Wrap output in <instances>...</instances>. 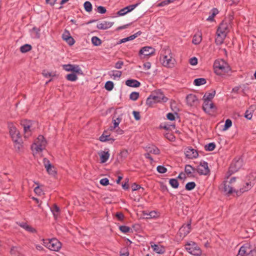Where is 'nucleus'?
I'll list each match as a JSON object with an SVG mask.
<instances>
[{"mask_svg": "<svg viewBox=\"0 0 256 256\" xmlns=\"http://www.w3.org/2000/svg\"><path fill=\"white\" fill-rule=\"evenodd\" d=\"M147 151L150 154H158L160 152V150L156 146H152L147 148Z\"/></svg>", "mask_w": 256, "mask_h": 256, "instance_id": "35", "label": "nucleus"}, {"mask_svg": "<svg viewBox=\"0 0 256 256\" xmlns=\"http://www.w3.org/2000/svg\"><path fill=\"white\" fill-rule=\"evenodd\" d=\"M242 160H238L236 162H233L229 168V172L232 173L236 172L241 166Z\"/></svg>", "mask_w": 256, "mask_h": 256, "instance_id": "21", "label": "nucleus"}, {"mask_svg": "<svg viewBox=\"0 0 256 256\" xmlns=\"http://www.w3.org/2000/svg\"><path fill=\"white\" fill-rule=\"evenodd\" d=\"M99 140L102 142H110V143L112 144L115 139L111 138L110 135H102L100 136Z\"/></svg>", "mask_w": 256, "mask_h": 256, "instance_id": "33", "label": "nucleus"}, {"mask_svg": "<svg viewBox=\"0 0 256 256\" xmlns=\"http://www.w3.org/2000/svg\"><path fill=\"white\" fill-rule=\"evenodd\" d=\"M124 64V63L122 61L119 60L115 64L114 68L116 69H120L122 68Z\"/></svg>", "mask_w": 256, "mask_h": 256, "instance_id": "54", "label": "nucleus"}, {"mask_svg": "<svg viewBox=\"0 0 256 256\" xmlns=\"http://www.w3.org/2000/svg\"><path fill=\"white\" fill-rule=\"evenodd\" d=\"M129 252L126 248H122L120 252V256H128Z\"/></svg>", "mask_w": 256, "mask_h": 256, "instance_id": "53", "label": "nucleus"}, {"mask_svg": "<svg viewBox=\"0 0 256 256\" xmlns=\"http://www.w3.org/2000/svg\"><path fill=\"white\" fill-rule=\"evenodd\" d=\"M43 162L47 172L51 175H54L56 173L54 166L50 164V160L46 158H44Z\"/></svg>", "mask_w": 256, "mask_h": 256, "instance_id": "16", "label": "nucleus"}, {"mask_svg": "<svg viewBox=\"0 0 256 256\" xmlns=\"http://www.w3.org/2000/svg\"><path fill=\"white\" fill-rule=\"evenodd\" d=\"M46 144V141L44 136L40 135L32 144V149L36 152H40L45 148Z\"/></svg>", "mask_w": 256, "mask_h": 256, "instance_id": "5", "label": "nucleus"}, {"mask_svg": "<svg viewBox=\"0 0 256 256\" xmlns=\"http://www.w3.org/2000/svg\"><path fill=\"white\" fill-rule=\"evenodd\" d=\"M24 127V137L25 138H28L32 134L31 125L30 122H24L22 124Z\"/></svg>", "mask_w": 256, "mask_h": 256, "instance_id": "18", "label": "nucleus"}, {"mask_svg": "<svg viewBox=\"0 0 256 256\" xmlns=\"http://www.w3.org/2000/svg\"><path fill=\"white\" fill-rule=\"evenodd\" d=\"M105 88L108 90H112L114 88V83L112 81H108L105 84Z\"/></svg>", "mask_w": 256, "mask_h": 256, "instance_id": "48", "label": "nucleus"}, {"mask_svg": "<svg viewBox=\"0 0 256 256\" xmlns=\"http://www.w3.org/2000/svg\"><path fill=\"white\" fill-rule=\"evenodd\" d=\"M138 5V4H134L128 6L120 10H118L117 12V15L118 16H124L128 12H130L132 10H134Z\"/></svg>", "mask_w": 256, "mask_h": 256, "instance_id": "14", "label": "nucleus"}, {"mask_svg": "<svg viewBox=\"0 0 256 256\" xmlns=\"http://www.w3.org/2000/svg\"><path fill=\"white\" fill-rule=\"evenodd\" d=\"M70 46H72L75 40L72 38V36H70L67 38V40H65Z\"/></svg>", "mask_w": 256, "mask_h": 256, "instance_id": "55", "label": "nucleus"}, {"mask_svg": "<svg viewBox=\"0 0 256 256\" xmlns=\"http://www.w3.org/2000/svg\"><path fill=\"white\" fill-rule=\"evenodd\" d=\"M132 114L134 115V118L136 120H140V112H138L133 111Z\"/></svg>", "mask_w": 256, "mask_h": 256, "instance_id": "62", "label": "nucleus"}, {"mask_svg": "<svg viewBox=\"0 0 256 256\" xmlns=\"http://www.w3.org/2000/svg\"><path fill=\"white\" fill-rule=\"evenodd\" d=\"M191 229V221L186 225H183L179 230L178 234L180 237H184L190 233Z\"/></svg>", "mask_w": 256, "mask_h": 256, "instance_id": "13", "label": "nucleus"}, {"mask_svg": "<svg viewBox=\"0 0 256 256\" xmlns=\"http://www.w3.org/2000/svg\"><path fill=\"white\" fill-rule=\"evenodd\" d=\"M166 138L170 141L174 142L175 140V136L171 133H166L165 134Z\"/></svg>", "mask_w": 256, "mask_h": 256, "instance_id": "52", "label": "nucleus"}, {"mask_svg": "<svg viewBox=\"0 0 256 256\" xmlns=\"http://www.w3.org/2000/svg\"><path fill=\"white\" fill-rule=\"evenodd\" d=\"M170 185L174 188H177L178 187L179 184L178 180L176 178H171L169 180Z\"/></svg>", "mask_w": 256, "mask_h": 256, "instance_id": "40", "label": "nucleus"}, {"mask_svg": "<svg viewBox=\"0 0 256 256\" xmlns=\"http://www.w3.org/2000/svg\"><path fill=\"white\" fill-rule=\"evenodd\" d=\"M8 128L10 136L12 140L20 137L19 132L17 130L16 127L12 123H9L8 124Z\"/></svg>", "mask_w": 256, "mask_h": 256, "instance_id": "12", "label": "nucleus"}, {"mask_svg": "<svg viewBox=\"0 0 256 256\" xmlns=\"http://www.w3.org/2000/svg\"><path fill=\"white\" fill-rule=\"evenodd\" d=\"M202 40V34L201 32H196L193 36L192 43L194 44L197 45L200 43Z\"/></svg>", "mask_w": 256, "mask_h": 256, "instance_id": "27", "label": "nucleus"}, {"mask_svg": "<svg viewBox=\"0 0 256 256\" xmlns=\"http://www.w3.org/2000/svg\"><path fill=\"white\" fill-rule=\"evenodd\" d=\"M44 244L47 248L54 251H58L62 246L61 243L56 238L46 240Z\"/></svg>", "mask_w": 256, "mask_h": 256, "instance_id": "9", "label": "nucleus"}, {"mask_svg": "<svg viewBox=\"0 0 256 256\" xmlns=\"http://www.w3.org/2000/svg\"><path fill=\"white\" fill-rule=\"evenodd\" d=\"M196 186V183L194 182H188L185 186L186 190H193Z\"/></svg>", "mask_w": 256, "mask_h": 256, "instance_id": "44", "label": "nucleus"}, {"mask_svg": "<svg viewBox=\"0 0 256 256\" xmlns=\"http://www.w3.org/2000/svg\"><path fill=\"white\" fill-rule=\"evenodd\" d=\"M32 48V46L29 44H24L20 47V51L22 53H26L30 51Z\"/></svg>", "mask_w": 256, "mask_h": 256, "instance_id": "36", "label": "nucleus"}, {"mask_svg": "<svg viewBox=\"0 0 256 256\" xmlns=\"http://www.w3.org/2000/svg\"><path fill=\"white\" fill-rule=\"evenodd\" d=\"M120 230L124 234L129 233L132 232L131 228L126 226H119Z\"/></svg>", "mask_w": 256, "mask_h": 256, "instance_id": "41", "label": "nucleus"}, {"mask_svg": "<svg viewBox=\"0 0 256 256\" xmlns=\"http://www.w3.org/2000/svg\"><path fill=\"white\" fill-rule=\"evenodd\" d=\"M223 190L226 194H230L234 192V186L228 183V181L224 182L223 184Z\"/></svg>", "mask_w": 256, "mask_h": 256, "instance_id": "24", "label": "nucleus"}, {"mask_svg": "<svg viewBox=\"0 0 256 256\" xmlns=\"http://www.w3.org/2000/svg\"><path fill=\"white\" fill-rule=\"evenodd\" d=\"M229 29V26L226 22H223L218 26L216 34L217 37L216 38V44L220 45L224 42Z\"/></svg>", "mask_w": 256, "mask_h": 256, "instance_id": "3", "label": "nucleus"}, {"mask_svg": "<svg viewBox=\"0 0 256 256\" xmlns=\"http://www.w3.org/2000/svg\"><path fill=\"white\" fill-rule=\"evenodd\" d=\"M85 10L88 12H90L92 10V4L90 2L86 1L84 4Z\"/></svg>", "mask_w": 256, "mask_h": 256, "instance_id": "45", "label": "nucleus"}, {"mask_svg": "<svg viewBox=\"0 0 256 256\" xmlns=\"http://www.w3.org/2000/svg\"><path fill=\"white\" fill-rule=\"evenodd\" d=\"M154 52V50L150 46H144L142 48L140 52V55H144V56H148L152 54Z\"/></svg>", "mask_w": 256, "mask_h": 256, "instance_id": "19", "label": "nucleus"}, {"mask_svg": "<svg viewBox=\"0 0 256 256\" xmlns=\"http://www.w3.org/2000/svg\"><path fill=\"white\" fill-rule=\"evenodd\" d=\"M214 68L217 75H222L224 73L228 72L230 68L228 64L222 59L215 60L214 64Z\"/></svg>", "mask_w": 256, "mask_h": 256, "instance_id": "4", "label": "nucleus"}, {"mask_svg": "<svg viewBox=\"0 0 256 256\" xmlns=\"http://www.w3.org/2000/svg\"><path fill=\"white\" fill-rule=\"evenodd\" d=\"M50 210L52 212L54 219H57L60 216V209L59 207L56 204L50 208Z\"/></svg>", "mask_w": 256, "mask_h": 256, "instance_id": "29", "label": "nucleus"}, {"mask_svg": "<svg viewBox=\"0 0 256 256\" xmlns=\"http://www.w3.org/2000/svg\"><path fill=\"white\" fill-rule=\"evenodd\" d=\"M78 73L76 72H73L68 74L66 78L67 80L70 81V82H75L78 80V76H77Z\"/></svg>", "mask_w": 256, "mask_h": 256, "instance_id": "34", "label": "nucleus"}, {"mask_svg": "<svg viewBox=\"0 0 256 256\" xmlns=\"http://www.w3.org/2000/svg\"><path fill=\"white\" fill-rule=\"evenodd\" d=\"M168 100V98L164 96L162 91L158 90L152 92L147 98L146 103L148 105L151 106L156 102H166Z\"/></svg>", "mask_w": 256, "mask_h": 256, "instance_id": "2", "label": "nucleus"}, {"mask_svg": "<svg viewBox=\"0 0 256 256\" xmlns=\"http://www.w3.org/2000/svg\"><path fill=\"white\" fill-rule=\"evenodd\" d=\"M214 108V104L210 100H204V102L202 106V108L204 110L208 112L210 110Z\"/></svg>", "mask_w": 256, "mask_h": 256, "instance_id": "25", "label": "nucleus"}, {"mask_svg": "<svg viewBox=\"0 0 256 256\" xmlns=\"http://www.w3.org/2000/svg\"><path fill=\"white\" fill-rule=\"evenodd\" d=\"M40 30L36 27H34L30 30L31 37L32 38H39L40 37Z\"/></svg>", "mask_w": 256, "mask_h": 256, "instance_id": "30", "label": "nucleus"}, {"mask_svg": "<svg viewBox=\"0 0 256 256\" xmlns=\"http://www.w3.org/2000/svg\"><path fill=\"white\" fill-rule=\"evenodd\" d=\"M18 224L21 228H23L29 232L35 233L36 232V230L34 228L28 224L26 222H20Z\"/></svg>", "mask_w": 256, "mask_h": 256, "instance_id": "26", "label": "nucleus"}, {"mask_svg": "<svg viewBox=\"0 0 256 256\" xmlns=\"http://www.w3.org/2000/svg\"><path fill=\"white\" fill-rule=\"evenodd\" d=\"M14 143V147L16 151L20 152L23 148L22 141L21 137L12 140Z\"/></svg>", "mask_w": 256, "mask_h": 256, "instance_id": "22", "label": "nucleus"}, {"mask_svg": "<svg viewBox=\"0 0 256 256\" xmlns=\"http://www.w3.org/2000/svg\"><path fill=\"white\" fill-rule=\"evenodd\" d=\"M116 216L120 220H122L124 218V216L122 212H117L116 214Z\"/></svg>", "mask_w": 256, "mask_h": 256, "instance_id": "64", "label": "nucleus"}, {"mask_svg": "<svg viewBox=\"0 0 256 256\" xmlns=\"http://www.w3.org/2000/svg\"><path fill=\"white\" fill-rule=\"evenodd\" d=\"M98 154L100 157L101 163H104L106 162L110 156V154L108 151L106 152L102 150L98 152Z\"/></svg>", "mask_w": 256, "mask_h": 256, "instance_id": "23", "label": "nucleus"}, {"mask_svg": "<svg viewBox=\"0 0 256 256\" xmlns=\"http://www.w3.org/2000/svg\"><path fill=\"white\" fill-rule=\"evenodd\" d=\"M120 121H121V118H116V120H114L112 121L113 124H114V126L110 127V130H113L116 128L118 127Z\"/></svg>", "mask_w": 256, "mask_h": 256, "instance_id": "42", "label": "nucleus"}, {"mask_svg": "<svg viewBox=\"0 0 256 256\" xmlns=\"http://www.w3.org/2000/svg\"><path fill=\"white\" fill-rule=\"evenodd\" d=\"M216 148V144L214 142H210L205 146V150L207 151H212Z\"/></svg>", "mask_w": 256, "mask_h": 256, "instance_id": "47", "label": "nucleus"}, {"mask_svg": "<svg viewBox=\"0 0 256 256\" xmlns=\"http://www.w3.org/2000/svg\"><path fill=\"white\" fill-rule=\"evenodd\" d=\"M92 42L95 46H100L102 44L101 40L97 36H93L92 38Z\"/></svg>", "mask_w": 256, "mask_h": 256, "instance_id": "43", "label": "nucleus"}, {"mask_svg": "<svg viewBox=\"0 0 256 256\" xmlns=\"http://www.w3.org/2000/svg\"><path fill=\"white\" fill-rule=\"evenodd\" d=\"M189 62L191 65L196 66L198 64V59L196 57H193L190 59Z\"/></svg>", "mask_w": 256, "mask_h": 256, "instance_id": "57", "label": "nucleus"}, {"mask_svg": "<svg viewBox=\"0 0 256 256\" xmlns=\"http://www.w3.org/2000/svg\"><path fill=\"white\" fill-rule=\"evenodd\" d=\"M166 118L170 120H174L175 119L174 114L170 112L166 114Z\"/></svg>", "mask_w": 256, "mask_h": 256, "instance_id": "63", "label": "nucleus"}, {"mask_svg": "<svg viewBox=\"0 0 256 256\" xmlns=\"http://www.w3.org/2000/svg\"><path fill=\"white\" fill-rule=\"evenodd\" d=\"M132 188L133 191L137 190L140 188H142V190H144V188H142L140 185L136 184H134L132 186Z\"/></svg>", "mask_w": 256, "mask_h": 256, "instance_id": "59", "label": "nucleus"}, {"mask_svg": "<svg viewBox=\"0 0 256 256\" xmlns=\"http://www.w3.org/2000/svg\"><path fill=\"white\" fill-rule=\"evenodd\" d=\"M175 0H164L158 4V6H164L173 2Z\"/></svg>", "mask_w": 256, "mask_h": 256, "instance_id": "50", "label": "nucleus"}, {"mask_svg": "<svg viewBox=\"0 0 256 256\" xmlns=\"http://www.w3.org/2000/svg\"><path fill=\"white\" fill-rule=\"evenodd\" d=\"M184 171L187 174H191L194 172V168L190 164L185 166Z\"/></svg>", "mask_w": 256, "mask_h": 256, "instance_id": "39", "label": "nucleus"}, {"mask_svg": "<svg viewBox=\"0 0 256 256\" xmlns=\"http://www.w3.org/2000/svg\"><path fill=\"white\" fill-rule=\"evenodd\" d=\"M71 36L68 31L66 30L62 34V38L64 40H67L68 38Z\"/></svg>", "mask_w": 256, "mask_h": 256, "instance_id": "60", "label": "nucleus"}, {"mask_svg": "<svg viewBox=\"0 0 256 256\" xmlns=\"http://www.w3.org/2000/svg\"><path fill=\"white\" fill-rule=\"evenodd\" d=\"M256 182V173H252L247 177V180L242 187L240 189V192L243 193L250 190Z\"/></svg>", "mask_w": 256, "mask_h": 256, "instance_id": "6", "label": "nucleus"}, {"mask_svg": "<svg viewBox=\"0 0 256 256\" xmlns=\"http://www.w3.org/2000/svg\"><path fill=\"white\" fill-rule=\"evenodd\" d=\"M100 183L102 186H107L109 184V180L107 178H104L100 180Z\"/></svg>", "mask_w": 256, "mask_h": 256, "instance_id": "56", "label": "nucleus"}, {"mask_svg": "<svg viewBox=\"0 0 256 256\" xmlns=\"http://www.w3.org/2000/svg\"><path fill=\"white\" fill-rule=\"evenodd\" d=\"M256 254V251L252 249L249 244H245L240 247L237 256H254Z\"/></svg>", "mask_w": 256, "mask_h": 256, "instance_id": "8", "label": "nucleus"}, {"mask_svg": "<svg viewBox=\"0 0 256 256\" xmlns=\"http://www.w3.org/2000/svg\"><path fill=\"white\" fill-rule=\"evenodd\" d=\"M157 171L160 174H164L167 172V169L163 166H158L156 168Z\"/></svg>", "mask_w": 256, "mask_h": 256, "instance_id": "51", "label": "nucleus"}, {"mask_svg": "<svg viewBox=\"0 0 256 256\" xmlns=\"http://www.w3.org/2000/svg\"><path fill=\"white\" fill-rule=\"evenodd\" d=\"M185 248L190 254L194 256H200L202 250L197 244L194 242H187L185 246Z\"/></svg>", "mask_w": 256, "mask_h": 256, "instance_id": "7", "label": "nucleus"}, {"mask_svg": "<svg viewBox=\"0 0 256 256\" xmlns=\"http://www.w3.org/2000/svg\"><path fill=\"white\" fill-rule=\"evenodd\" d=\"M160 62L164 66L172 68L174 67L176 60L170 50L166 48L162 50L160 56Z\"/></svg>", "mask_w": 256, "mask_h": 256, "instance_id": "1", "label": "nucleus"}, {"mask_svg": "<svg viewBox=\"0 0 256 256\" xmlns=\"http://www.w3.org/2000/svg\"><path fill=\"white\" fill-rule=\"evenodd\" d=\"M62 67L66 72H72L78 73V74H82V72L79 66L76 64H63Z\"/></svg>", "mask_w": 256, "mask_h": 256, "instance_id": "10", "label": "nucleus"}, {"mask_svg": "<svg viewBox=\"0 0 256 256\" xmlns=\"http://www.w3.org/2000/svg\"><path fill=\"white\" fill-rule=\"evenodd\" d=\"M154 251L159 254H162L165 252L164 248L162 246L154 244L152 245Z\"/></svg>", "mask_w": 256, "mask_h": 256, "instance_id": "32", "label": "nucleus"}, {"mask_svg": "<svg viewBox=\"0 0 256 256\" xmlns=\"http://www.w3.org/2000/svg\"><path fill=\"white\" fill-rule=\"evenodd\" d=\"M126 84L130 87L137 88L140 86V83L136 80L129 79L126 80Z\"/></svg>", "mask_w": 256, "mask_h": 256, "instance_id": "28", "label": "nucleus"}, {"mask_svg": "<svg viewBox=\"0 0 256 256\" xmlns=\"http://www.w3.org/2000/svg\"><path fill=\"white\" fill-rule=\"evenodd\" d=\"M232 126V122L230 119H227L225 122L224 128H222L223 131H225L228 129Z\"/></svg>", "mask_w": 256, "mask_h": 256, "instance_id": "46", "label": "nucleus"}, {"mask_svg": "<svg viewBox=\"0 0 256 256\" xmlns=\"http://www.w3.org/2000/svg\"><path fill=\"white\" fill-rule=\"evenodd\" d=\"M106 8L102 6H99L98 7V12L100 14H103L106 13Z\"/></svg>", "mask_w": 256, "mask_h": 256, "instance_id": "58", "label": "nucleus"}, {"mask_svg": "<svg viewBox=\"0 0 256 256\" xmlns=\"http://www.w3.org/2000/svg\"><path fill=\"white\" fill-rule=\"evenodd\" d=\"M121 71L112 70L108 72V74L113 78L114 80H119L122 76Z\"/></svg>", "mask_w": 256, "mask_h": 256, "instance_id": "31", "label": "nucleus"}, {"mask_svg": "<svg viewBox=\"0 0 256 256\" xmlns=\"http://www.w3.org/2000/svg\"><path fill=\"white\" fill-rule=\"evenodd\" d=\"M206 83V80L204 78H196L194 80V84L196 86H200Z\"/></svg>", "mask_w": 256, "mask_h": 256, "instance_id": "37", "label": "nucleus"}, {"mask_svg": "<svg viewBox=\"0 0 256 256\" xmlns=\"http://www.w3.org/2000/svg\"><path fill=\"white\" fill-rule=\"evenodd\" d=\"M215 94L216 92L214 90L212 92L206 94L203 97L204 100L210 101L215 96Z\"/></svg>", "mask_w": 256, "mask_h": 256, "instance_id": "38", "label": "nucleus"}, {"mask_svg": "<svg viewBox=\"0 0 256 256\" xmlns=\"http://www.w3.org/2000/svg\"><path fill=\"white\" fill-rule=\"evenodd\" d=\"M139 97V92H132L130 95V98L134 101L138 100Z\"/></svg>", "mask_w": 256, "mask_h": 256, "instance_id": "49", "label": "nucleus"}, {"mask_svg": "<svg viewBox=\"0 0 256 256\" xmlns=\"http://www.w3.org/2000/svg\"><path fill=\"white\" fill-rule=\"evenodd\" d=\"M164 128L166 130H172L175 128V126L174 124H166L164 126Z\"/></svg>", "mask_w": 256, "mask_h": 256, "instance_id": "61", "label": "nucleus"}, {"mask_svg": "<svg viewBox=\"0 0 256 256\" xmlns=\"http://www.w3.org/2000/svg\"><path fill=\"white\" fill-rule=\"evenodd\" d=\"M186 156L190 159L196 158L198 156V154L196 150L192 148H188L185 150Z\"/></svg>", "mask_w": 256, "mask_h": 256, "instance_id": "17", "label": "nucleus"}, {"mask_svg": "<svg viewBox=\"0 0 256 256\" xmlns=\"http://www.w3.org/2000/svg\"><path fill=\"white\" fill-rule=\"evenodd\" d=\"M114 24V22L103 21L98 23L96 25V28L99 30H106L112 27Z\"/></svg>", "mask_w": 256, "mask_h": 256, "instance_id": "20", "label": "nucleus"}, {"mask_svg": "<svg viewBox=\"0 0 256 256\" xmlns=\"http://www.w3.org/2000/svg\"><path fill=\"white\" fill-rule=\"evenodd\" d=\"M187 104L190 106H196L198 103V100L196 95L189 94L186 98Z\"/></svg>", "mask_w": 256, "mask_h": 256, "instance_id": "15", "label": "nucleus"}, {"mask_svg": "<svg viewBox=\"0 0 256 256\" xmlns=\"http://www.w3.org/2000/svg\"><path fill=\"white\" fill-rule=\"evenodd\" d=\"M197 172L200 175L206 176L210 174V170L208 164L206 162H200L197 168Z\"/></svg>", "mask_w": 256, "mask_h": 256, "instance_id": "11", "label": "nucleus"}]
</instances>
